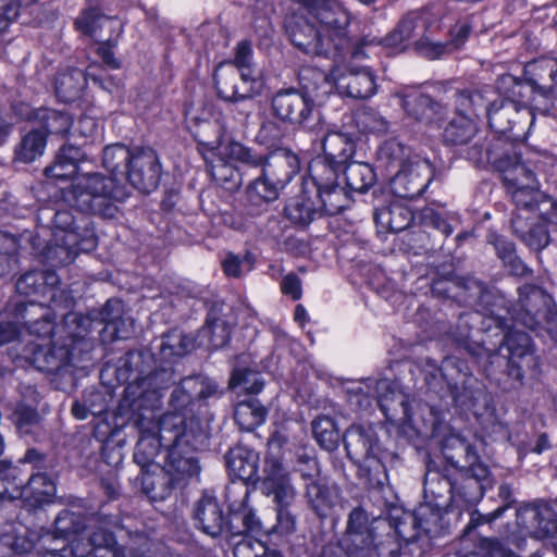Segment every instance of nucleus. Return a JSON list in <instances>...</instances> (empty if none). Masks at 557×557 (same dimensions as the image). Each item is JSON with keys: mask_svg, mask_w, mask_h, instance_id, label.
<instances>
[{"mask_svg": "<svg viewBox=\"0 0 557 557\" xmlns=\"http://www.w3.org/2000/svg\"><path fill=\"white\" fill-rule=\"evenodd\" d=\"M87 77L95 84L102 86V81L88 73L87 76L79 70H70L60 73L55 78V95L63 102L78 99L85 88Z\"/></svg>", "mask_w": 557, "mask_h": 557, "instance_id": "nucleus-33", "label": "nucleus"}, {"mask_svg": "<svg viewBox=\"0 0 557 557\" xmlns=\"http://www.w3.org/2000/svg\"><path fill=\"white\" fill-rule=\"evenodd\" d=\"M52 237L42 250V258L52 265L72 263L81 251H89L96 247L94 230L86 219L79 224L70 211L54 213Z\"/></svg>", "mask_w": 557, "mask_h": 557, "instance_id": "nucleus-8", "label": "nucleus"}, {"mask_svg": "<svg viewBox=\"0 0 557 557\" xmlns=\"http://www.w3.org/2000/svg\"><path fill=\"white\" fill-rule=\"evenodd\" d=\"M557 70V59L540 58L528 62L524 66V76L530 89L535 94L536 99H546L547 82Z\"/></svg>", "mask_w": 557, "mask_h": 557, "instance_id": "nucleus-31", "label": "nucleus"}, {"mask_svg": "<svg viewBox=\"0 0 557 557\" xmlns=\"http://www.w3.org/2000/svg\"><path fill=\"white\" fill-rule=\"evenodd\" d=\"M373 521L364 509L357 507L348 516L346 531L336 544L343 549V557H373L372 543L374 540Z\"/></svg>", "mask_w": 557, "mask_h": 557, "instance_id": "nucleus-15", "label": "nucleus"}, {"mask_svg": "<svg viewBox=\"0 0 557 557\" xmlns=\"http://www.w3.org/2000/svg\"><path fill=\"white\" fill-rule=\"evenodd\" d=\"M308 10L309 17L317 23L325 42L330 48L333 46L335 52L349 53L356 44H351L347 36L349 25L348 12L334 0H295Z\"/></svg>", "mask_w": 557, "mask_h": 557, "instance_id": "nucleus-13", "label": "nucleus"}, {"mask_svg": "<svg viewBox=\"0 0 557 557\" xmlns=\"http://www.w3.org/2000/svg\"><path fill=\"white\" fill-rule=\"evenodd\" d=\"M306 497L317 516L325 518L337 503L338 491L326 483L311 482L307 485Z\"/></svg>", "mask_w": 557, "mask_h": 557, "instance_id": "nucleus-37", "label": "nucleus"}, {"mask_svg": "<svg viewBox=\"0 0 557 557\" xmlns=\"http://www.w3.org/2000/svg\"><path fill=\"white\" fill-rule=\"evenodd\" d=\"M331 77L341 95L354 99L370 98L376 89L374 76L368 67L335 65L331 71Z\"/></svg>", "mask_w": 557, "mask_h": 557, "instance_id": "nucleus-22", "label": "nucleus"}, {"mask_svg": "<svg viewBox=\"0 0 557 557\" xmlns=\"http://www.w3.org/2000/svg\"><path fill=\"white\" fill-rule=\"evenodd\" d=\"M85 517L69 509L62 510L54 520L55 532L60 536L75 534L85 528Z\"/></svg>", "mask_w": 557, "mask_h": 557, "instance_id": "nucleus-59", "label": "nucleus"}, {"mask_svg": "<svg viewBox=\"0 0 557 557\" xmlns=\"http://www.w3.org/2000/svg\"><path fill=\"white\" fill-rule=\"evenodd\" d=\"M260 488L262 494L273 498L277 507L274 530L281 534L292 533L296 528V520L288 507L295 500L296 490L280 457L273 454L265 456Z\"/></svg>", "mask_w": 557, "mask_h": 557, "instance_id": "nucleus-10", "label": "nucleus"}, {"mask_svg": "<svg viewBox=\"0 0 557 557\" xmlns=\"http://www.w3.org/2000/svg\"><path fill=\"white\" fill-rule=\"evenodd\" d=\"M376 444V434L370 426L351 425L344 435L346 453L356 462L372 458Z\"/></svg>", "mask_w": 557, "mask_h": 557, "instance_id": "nucleus-29", "label": "nucleus"}, {"mask_svg": "<svg viewBox=\"0 0 557 557\" xmlns=\"http://www.w3.org/2000/svg\"><path fill=\"white\" fill-rule=\"evenodd\" d=\"M88 540L94 548V557H150L146 554L149 549L146 536L135 535L129 539L127 546L120 547L106 524L96 525Z\"/></svg>", "mask_w": 557, "mask_h": 557, "instance_id": "nucleus-18", "label": "nucleus"}, {"mask_svg": "<svg viewBox=\"0 0 557 557\" xmlns=\"http://www.w3.org/2000/svg\"><path fill=\"white\" fill-rule=\"evenodd\" d=\"M228 386L231 389L239 388L240 392L246 394H258L263 388V381L260 374L255 371L237 369L232 373Z\"/></svg>", "mask_w": 557, "mask_h": 557, "instance_id": "nucleus-55", "label": "nucleus"}, {"mask_svg": "<svg viewBox=\"0 0 557 557\" xmlns=\"http://www.w3.org/2000/svg\"><path fill=\"white\" fill-rule=\"evenodd\" d=\"M161 446L171 447L161 438V418L159 419L158 435L143 434L136 444L134 451V461L140 467L141 474L152 470H160L156 458L160 453Z\"/></svg>", "mask_w": 557, "mask_h": 557, "instance_id": "nucleus-34", "label": "nucleus"}, {"mask_svg": "<svg viewBox=\"0 0 557 557\" xmlns=\"http://www.w3.org/2000/svg\"><path fill=\"white\" fill-rule=\"evenodd\" d=\"M123 304L117 299H109L100 311V322L103 331L110 333L113 339H126L133 334V321L122 317Z\"/></svg>", "mask_w": 557, "mask_h": 557, "instance_id": "nucleus-32", "label": "nucleus"}, {"mask_svg": "<svg viewBox=\"0 0 557 557\" xmlns=\"http://www.w3.org/2000/svg\"><path fill=\"white\" fill-rule=\"evenodd\" d=\"M517 525L521 535H510L509 543L521 549L525 537L549 540L557 553V515L546 504L527 505L517 511Z\"/></svg>", "mask_w": 557, "mask_h": 557, "instance_id": "nucleus-14", "label": "nucleus"}, {"mask_svg": "<svg viewBox=\"0 0 557 557\" xmlns=\"http://www.w3.org/2000/svg\"><path fill=\"white\" fill-rule=\"evenodd\" d=\"M491 103L481 91L473 89L457 90L455 92V112L460 115H476L482 109L487 111Z\"/></svg>", "mask_w": 557, "mask_h": 557, "instance_id": "nucleus-49", "label": "nucleus"}, {"mask_svg": "<svg viewBox=\"0 0 557 557\" xmlns=\"http://www.w3.org/2000/svg\"><path fill=\"white\" fill-rule=\"evenodd\" d=\"M228 143H226V145ZM224 146H225V144H223L219 147V153L222 158L219 159L216 163L211 165L210 173H211L212 178L216 182V184H219L220 186H222L223 188H225L230 191H233V190H237L240 187L242 175L232 163H230L223 159V158L230 159L228 157H225L221 153V148Z\"/></svg>", "mask_w": 557, "mask_h": 557, "instance_id": "nucleus-48", "label": "nucleus"}, {"mask_svg": "<svg viewBox=\"0 0 557 557\" xmlns=\"http://www.w3.org/2000/svg\"><path fill=\"white\" fill-rule=\"evenodd\" d=\"M354 119L362 133L385 134L388 131V122L373 109L360 110Z\"/></svg>", "mask_w": 557, "mask_h": 557, "instance_id": "nucleus-57", "label": "nucleus"}, {"mask_svg": "<svg viewBox=\"0 0 557 557\" xmlns=\"http://www.w3.org/2000/svg\"><path fill=\"white\" fill-rule=\"evenodd\" d=\"M459 557H520L498 540L482 539L472 550L460 552Z\"/></svg>", "mask_w": 557, "mask_h": 557, "instance_id": "nucleus-52", "label": "nucleus"}, {"mask_svg": "<svg viewBox=\"0 0 557 557\" xmlns=\"http://www.w3.org/2000/svg\"><path fill=\"white\" fill-rule=\"evenodd\" d=\"M13 419L16 428L22 433H29L32 428L40 421L39 413L34 406L18 403L13 411Z\"/></svg>", "mask_w": 557, "mask_h": 557, "instance_id": "nucleus-60", "label": "nucleus"}, {"mask_svg": "<svg viewBox=\"0 0 557 557\" xmlns=\"http://www.w3.org/2000/svg\"><path fill=\"white\" fill-rule=\"evenodd\" d=\"M432 168L429 162L420 161L403 166L392 180V188L400 198L419 197L431 183Z\"/></svg>", "mask_w": 557, "mask_h": 557, "instance_id": "nucleus-23", "label": "nucleus"}, {"mask_svg": "<svg viewBox=\"0 0 557 557\" xmlns=\"http://www.w3.org/2000/svg\"><path fill=\"white\" fill-rule=\"evenodd\" d=\"M554 302L550 295L535 285H523L519 288V300L512 309L511 318L516 324L536 331L541 324L540 317Z\"/></svg>", "mask_w": 557, "mask_h": 557, "instance_id": "nucleus-19", "label": "nucleus"}, {"mask_svg": "<svg viewBox=\"0 0 557 557\" xmlns=\"http://www.w3.org/2000/svg\"><path fill=\"white\" fill-rule=\"evenodd\" d=\"M498 168L503 172L506 190L518 208L517 213L527 211L530 215L536 209L541 212L549 202V198L540 190L534 173L520 161L519 156L503 157Z\"/></svg>", "mask_w": 557, "mask_h": 557, "instance_id": "nucleus-11", "label": "nucleus"}, {"mask_svg": "<svg viewBox=\"0 0 557 557\" xmlns=\"http://www.w3.org/2000/svg\"><path fill=\"white\" fill-rule=\"evenodd\" d=\"M102 163L116 181L125 180L143 193H150L159 185L161 165L151 148L129 149L120 144L107 146Z\"/></svg>", "mask_w": 557, "mask_h": 557, "instance_id": "nucleus-6", "label": "nucleus"}, {"mask_svg": "<svg viewBox=\"0 0 557 557\" xmlns=\"http://www.w3.org/2000/svg\"><path fill=\"white\" fill-rule=\"evenodd\" d=\"M430 103V96L423 94L409 95L403 100V108L414 120H422V114Z\"/></svg>", "mask_w": 557, "mask_h": 557, "instance_id": "nucleus-63", "label": "nucleus"}, {"mask_svg": "<svg viewBox=\"0 0 557 557\" xmlns=\"http://www.w3.org/2000/svg\"><path fill=\"white\" fill-rule=\"evenodd\" d=\"M498 496L503 502H505V505L498 507L494 511L487 513V515H480L476 512L473 513L470 523L466 528V531H469L471 529H475L478 525L482 523L492 522L496 519H498L504 511L511 506V504L515 502L512 498V491L511 487L508 484H502L498 490Z\"/></svg>", "mask_w": 557, "mask_h": 557, "instance_id": "nucleus-58", "label": "nucleus"}, {"mask_svg": "<svg viewBox=\"0 0 557 557\" xmlns=\"http://www.w3.org/2000/svg\"><path fill=\"white\" fill-rule=\"evenodd\" d=\"M221 153L231 160L240 162L251 168H262L276 185L283 188L293 180L300 169L297 154L287 149H277L268 157L256 153L252 149L237 141H230L221 148Z\"/></svg>", "mask_w": 557, "mask_h": 557, "instance_id": "nucleus-12", "label": "nucleus"}, {"mask_svg": "<svg viewBox=\"0 0 557 557\" xmlns=\"http://www.w3.org/2000/svg\"><path fill=\"white\" fill-rule=\"evenodd\" d=\"M500 101H494L487 109L488 125L496 133L513 140H524L535 121L534 111L543 114L550 107L534 98L535 104H525L528 87L512 75H504L497 81Z\"/></svg>", "mask_w": 557, "mask_h": 557, "instance_id": "nucleus-3", "label": "nucleus"}, {"mask_svg": "<svg viewBox=\"0 0 557 557\" xmlns=\"http://www.w3.org/2000/svg\"><path fill=\"white\" fill-rule=\"evenodd\" d=\"M47 143V134L33 129L28 132L21 140L20 145L15 148L16 160L30 163L38 157L44 154Z\"/></svg>", "mask_w": 557, "mask_h": 557, "instance_id": "nucleus-45", "label": "nucleus"}, {"mask_svg": "<svg viewBox=\"0 0 557 557\" xmlns=\"http://www.w3.org/2000/svg\"><path fill=\"white\" fill-rule=\"evenodd\" d=\"M115 372L116 380L127 384L125 392L134 397L169 388L175 379L171 364L157 359L149 348L127 352L119 360Z\"/></svg>", "mask_w": 557, "mask_h": 557, "instance_id": "nucleus-7", "label": "nucleus"}, {"mask_svg": "<svg viewBox=\"0 0 557 557\" xmlns=\"http://www.w3.org/2000/svg\"><path fill=\"white\" fill-rule=\"evenodd\" d=\"M424 492L433 497L438 506L449 505L463 506L462 488L458 479L451 480L440 472H429L424 480Z\"/></svg>", "mask_w": 557, "mask_h": 557, "instance_id": "nucleus-28", "label": "nucleus"}, {"mask_svg": "<svg viewBox=\"0 0 557 557\" xmlns=\"http://www.w3.org/2000/svg\"><path fill=\"white\" fill-rule=\"evenodd\" d=\"M195 348L194 339L173 331L166 334L158 346L159 358L164 363L172 364L173 358L183 357Z\"/></svg>", "mask_w": 557, "mask_h": 557, "instance_id": "nucleus-42", "label": "nucleus"}, {"mask_svg": "<svg viewBox=\"0 0 557 557\" xmlns=\"http://www.w3.org/2000/svg\"><path fill=\"white\" fill-rule=\"evenodd\" d=\"M405 42L398 30L395 28L386 37L377 39L376 37H364L351 50V59L359 60L367 57L366 48L373 46H384L386 48L397 49Z\"/></svg>", "mask_w": 557, "mask_h": 557, "instance_id": "nucleus-53", "label": "nucleus"}, {"mask_svg": "<svg viewBox=\"0 0 557 557\" xmlns=\"http://www.w3.org/2000/svg\"><path fill=\"white\" fill-rule=\"evenodd\" d=\"M478 131V124L472 116L456 115L444 128L443 138L448 145H468L475 137Z\"/></svg>", "mask_w": 557, "mask_h": 557, "instance_id": "nucleus-39", "label": "nucleus"}, {"mask_svg": "<svg viewBox=\"0 0 557 557\" xmlns=\"http://www.w3.org/2000/svg\"><path fill=\"white\" fill-rule=\"evenodd\" d=\"M373 557H398L400 552V543L396 535L389 531L381 535L380 539L374 534L372 543Z\"/></svg>", "mask_w": 557, "mask_h": 557, "instance_id": "nucleus-61", "label": "nucleus"}, {"mask_svg": "<svg viewBox=\"0 0 557 557\" xmlns=\"http://www.w3.org/2000/svg\"><path fill=\"white\" fill-rule=\"evenodd\" d=\"M15 315L23 320L28 334L47 343H29L21 355L14 357L16 364L23 362L48 373L58 372L71 360V345L85 338L92 327V320L77 312L64 314L62 323L55 324V313L44 302L35 300L18 304Z\"/></svg>", "mask_w": 557, "mask_h": 557, "instance_id": "nucleus-2", "label": "nucleus"}, {"mask_svg": "<svg viewBox=\"0 0 557 557\" xmlns=\"http://www.w3.org/2000/svg\"><path fill=\"white\" fill-rule=\"evenodd\" d=\"M259 461V454L246 446L233 447L225 455V463L230 475L242 481V484L247 488V482L256 483L258 481ZM232 485L237 484L233 483Z\"/></svg>", "mask_w": 557, "mask_h": 557, "instance_id": "nucleus-26", "label": "nucleus"}, {"mask_svg": "<svg viewBox=\"0 0 557 557\" xmlns=\"http://www.w3.org/2000/svg\"><path fill=\"white\" fill-rule=\"evenodd\" d=\"M371 386L367 384L366 389L358 387L351 391L350 403L355 404L360 408H367L371 405L372 397L376 398L377 405L386 419H392L391 408L388 406L389 400L396 397L395 384L388 379H380L375 381L374 392H370Z\"/></svg>", "mask_w": 557, "mask_h": 557, "instance_id": "nucleus-30", "label": "nucleus"}, {"mask_svg": "<svg viewBox=\"0 0 557 557\" xmlns=\"http://www.w3.org/2000/svg\"><path fill=\"white\" fill-rule=\"evenodd\" d=\"M264 553H267L264 545L251 537H243L234 544L233 548L234 557H262Z\"/></svg>", "mask_w": 557, "mask_h": 557, "instance_id": "nucleus-62", "label": "nucleus"}, {"mask_svg": "<svg viewBox=\"0 0 557 557\" xmlns=\"http://www.w3.org/2000/svg\"><path fill=\"white\" fill-rule=\"evenodd\" d=\"M201 344H206L212 349H218L227 344L230 339V326L224 319L210 313L206 325L202 327Z\"/></svg>", "mask_w": 557, "mask_h": 557, "instance_id": "nucleus-46", "label": "nucleus"}, {"mask_svg": "<svg viewBox=\"0 0 557 557\" xmlns=\"http://www.w3.org/2000/svg\"><path fill=\"white\" fill-rule=\"evenodd\" d=\"M218 95L226 101H242L261 94L263 82L257 74L218 66L214 72Z\"/></svg>", "mask_w": 557, "mask_h": 557, "instance_id": "nucleus-17", "label": "nucleus"}, {"mask_svg": "<svg viewBox=\"0 0 557 557\" xmlns=\"http://www.w3.org/2000/svg\"><path fill=\"white\" fill-rule=\"evenodd\" d=\"M250 491L244 484L231 485L226 490V499L230 509V519L226 518L215 497L203 494L196 503L194 518L196 525L203 533L215 537L225 528L233 535L245 532H259L261 523L253 509L249 506Z\"/></svg>", "mask_w": 557, "mask_h": 557, "instance_id": "nucleus-4", "label": "nucleus"}, {"mask_svg": "<svg viewBox=\"0 0 557 557\" xmlns=\"http://www.w3.org/2000/svg\"><path fill=\"white\" fill-rule=\"evenodd\" d=\"M443 455L458 473L465 505L473 504L482 496L490 475L488 468L479 460L473 446L460 437L447 440L443 446Z\"/></svg>", "mask_w": 557, "mask_h": 557, "instance_id": "nucleus-9", "label": "nucleus"}, {"mask_svg": "<svg viewBox=\"0 0 557 557\" xmlns=\"http://www.w3.org/2000/svg\"><path fill=\"white\" fill-rule=\"evenodd\" d=\"M374 218L377 223L386 226L392 232H401L412 222V212L400 203H393L389 207L375 211Z\"/></svg>", "mask_w": 557, "mask_h": 557, "instance_id": "nucleus-43", "label": "nucleus"}, {"mask_svg": "<svg viewBox=\"0 0 557 557\" xmlns=\"http://www.w3.org/2000/svg\"><path fill=\"white\" fill-rule=\"evenodd\" d=\"M285 28L292 44L304 53L309 55L331 53L329 42H325L321 30L317 28L309 15H292L286 20Z\"/></svg>", "mask_w": 557, "mask_h": 557, "instance_id": "nucleus-20", "label": "nucleus"}, {"mask_svg": "<svg viewBox=\"0 0 557 557\" xmlns=\"http://www.w3.org/2000/svg\"><path fill=\"white\" fill-rule=\"evenodd\" d=\"M59 276L54 271L34 270L24 273L15 284L16 292L27 297L36 296L57 302L58 297L63 295L59 288Z\"/></svg>", "mask_w": 557, "mask_h": 557, "instance_id": "nucleus-24", "label": "nucleus"}, {"mask_svg": "<svg viewBox=\"0 0 557 557\" xmlns=\"http://www.w3.org/2000/svg\"><path fill=\"white\" fill-rule=\"evenodd\" d=\"M322 149L324 153L323 162L329 169L337 173L338 169L355 154L356 145L351 136L342 132H329L322 139Z\"/></svg>", "mask_w": 557, "mask_h": 557, "instance_id": "nucleus-27", "label": "nucleus"}, {"mask_svg": "<svg viewBox=\"0 0 557 557\" xmlns=\"http://www.w3.org/2000/svg\"><path fill=\"white\" fill-rule=\"evenodd\" d=\"M502 346L508 351L507 374L520 383L523 379V368L535 362L531 351V338L524 332L510 331L505 335Z\"/></svg>", "mask_w": 557, "mask_h": 557, "instance_id": "nucleus-25", "label": "nucleus"}, {"mask_svg": "<svg viewBox=\"0 0 557 557\" xmlns=\"http://www.w3.org/2000/svg\"><path fill=\"white\" fill-rule=\"evenodd\" d=\"M282 189V186L276 185L275 182L262 172L261 176L250 183L248 187V196L251 200L270 202L278 198Z\"/></svg>", "mask_w": 557, "mask_h": 557, "instance_id": "nucleus-54", "label": "nucleus"}, {"mask_svg": "<svg viewBox=\"0 0 557 557\" xmlns=\"http://www.w3.org/2000/svg\"><path fill=\"white\" fill-rule=\"evenodd\" d=\"M312 433L319 445L327 450L333 451L338 446L339 433L335 426L333 419L326 416H320L312 422Z\"/></svg>", "mask_w": 557, "mask_h": 557, "instance_id": "nucleus-51", "label": "nucleus"}, {"mask_svg": "<svg viewBox=\"0 0 557 557\" xmlns=\"http://www.w3.org/2000/svg\"><path fill=\"white\" fill-rule=\"evenodd\" d=\"M309 172L310 180L317 188L321 210L330 215L341 213L349 205V196L345 188L336 183L337 173L321 161H313Z\"/></svg>", "mask_w": 557, "mask_h": 557, "instance_id": "nucleus-16", "label": "nucleus"}, {"mask_svg": "<svg viewBox=\"0 0 557 557\" xmlns=\"http://www.w3.org/2000/svg\"><path fill=\"white\" fill-rule=\"evenodd\" d=\"M127 191L115 176L102 173H83L75 176L69 187L62 190V198L70 207L84 213L103 219H113L117 203L125 200Z\"/></svg>", "mask_w": 557, "mask_h": 557, "instance_id": "nucleus-5", "label": "nucleus"}, {"mask_svg": "<svg viewBox=\"0 0 557 557\" xmlns=\"http://www.w3.org/2000/svg\"><path fill=\"white\" fill-rule=\"evenodd\" d=\"M487 243L493 245L499 259L509 272L517 276L530 273L529 268L516 255L515 244L495 232L487 234Z\"/></svg>", "mask_w": 557, "mask_h": 557, "instance_id": "nucleus-38", "label": "nucleus"}, {"mask_svg": "<svg viewBox=\"0 0 557 557\" xmlns=\"http://www.w3.org/2000/svg\"><path fill=\"white\" fill-rule=\"evenodd\" d=\"M216 391L218 385L206 376L184 377L171 395V410L161 416V438L171 444L162 468L180 490L199 482L201 466L195 451L208 440L193 406L196 400L207 399Z\"/></svg>", "mask_w": 557, "mask_h": 557, "instance_id": "nucleus-1", "label": "nucleus"}, {"mask_svg": "<svg viewBox=\"0 0 557 557\" xmlns=\"http://www.w3.org/2000/svg\"><path fill=\"white\" fill-rule=\"evenodd\" d=\"M76 27L86 35L97 36L98 29L108 28L121 32V24L117 20L98 13L96 9L85 11L76 21Z\"/></svg>", "mask_w": 557, "mask_h": 557, "instance_id": "nucleus-47", "label": "nucleus"}, {"mask_svg": "<svg viewBox=\"0 0 557 557\" xmlns=\"http://www.w3.org/2000/svg\"><path fill=\"white\" fill-rule=\"evenodd\" d=\"M540 320L541 324L536 327L539 335H542V331H545L554 341H557V309L554 302L543 311Z\"/></svg>", "mask_w": 557, "mask_h": 557, "instance_id": "nucleus-64", "label": "nucleus"}, {"mask_svg": "<svg viewBox=\"0 0 557 557\" xmlns=\"http://www.w3.org/2000/svg\"><path fill=\"white\" fill-rule=\"evenodd\" d=\"M531 215L516 213L511 226L517 236L534 250L543 249L549 242L548 231L544 223H530Z\"/></svg>", "mask_w": 557, "mask_h": 557, "instance_id": "nucleus-35", "label": "nucleus"}, {"mask_svg": "<svg viewBox=\"0 0 557 557\" xmlns=\"http://www.w3.org/2000/svg\"><path fill=\"white\" fill-rule=\"evenodd\" d=\"M267 409L255 398L240 401L236 405L234 419L243 431L250 432L263 424Z\"/></svg>", "mask_w": 557, "mask_h": 557, "instance_id": "nucleus-41", "label": "nucleus"}, {"mask_svg": "<svg viewBox=\"0 0 557 557\" xmlns=\"http://www.w3.org/2000/svg\"><path fill=\"white\" fill-rule=\"evenodd\" d=\"M312 110V100L295 88L278 90L271 100L272 113L280 121L292 125H305Z\"/></svg>", "mask_w": 557, "mask_h": 557, "instance_id": "nucleus-21", "label": "nucleus"}, {"mask_svg": "<svg viewBox=\"0 0 557 557\" xmlns=\"http://www.w3.org/2000/svg\"><path fill=\"white\" fill-rule=\"evenodd\" d=\"M219 66L233 67L237 72L257 74L251 44L247 40L239 41L235 47L234 58Z\"/></svg>", "mask_w": 557, "mask_h": 557, "instance_id": "nucleus-56", "label": "nucleus"}, {"mask_svg": "<svg viewBox=\"0 0 557 557\" xmlns=\"http://www.w3.org/2000/svg\"><path fill=\"white\" fill-rule=\"evenodd\" d=\"M141 490L151 502H163L180 490L163 468L141 474Z\"/></svg>", "mask_w": 557, "mask_h": 557, "instance_id": "nucleus-36", "label": "nucleus"}, {"mask_svg": "<svg viewBox=\"0 0 557 557\" xmlns=\"http://www.w3.org/2000/svg\"><path fill=\"white\" fill-rule=\"evenodd\" d=\"M32 117L45 128L46 133L61 136L69 133L73 123L67 113L47 108L36 109Z\"/></svg>", "mask_w": 557, "mask_h": 557, "instance_id": "nucleus-44", "label": "nucleus"}, {"mask_svg": "<svg viewBox=\"0 0 557 557\" xmlns=\"http://www.w3.org/2000/svg\"><path fill=\"white\" fill-rule=\"evenodd\" d=\"M315 213L313 201L305 193L294 197L285 207L286 218L299 225L312 222Z\"/></svg>", "mask_w": 557, "mask_h": 557, "instance_id": "nucleus-50", "label": "nucleus"}, {"mask_svg": "<svg viewBox=\"0 0 557 557\" xmlns=\"http://www.w3.org/2000/svg\"><path fill=\"white\" fill-rule=\"evenodd\" d=\"M344 174L347 188L359 194L367 193L376 181L372 166L366 162L346 163Z\"/></svg>", "mask_w": 557, "mask_h": 557, "instance_id": "nucleus-40", "label": "nucleus"}]
</instances>
